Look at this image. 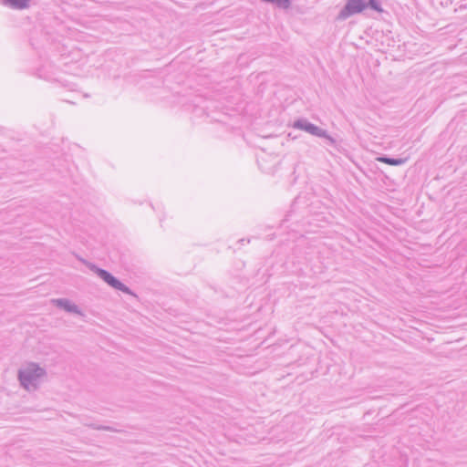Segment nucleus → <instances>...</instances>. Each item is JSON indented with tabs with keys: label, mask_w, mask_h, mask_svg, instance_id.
<instances>
[{
	"label": "nucleus",
	"mask_w": 467,
	"mask_h": 467,
	"mask_svg": "<svg viewBox=\"0 0 467 467\" xmlns=\"http://www.w3.org/2000/svg\"><path fill=\"white\" fill-rule=\"evenodd\" d=\"M42 369L36 365H32L26 369L20 372V380L22 384L29 389L30 385L33 381L36 380V378L42 375Z\"/></svg>",
	"instance_id": "1"
},
{
	"label": "nucleus",
	"mask_w": 467,
	"mask_h": 467,
	"mask_svg": "<svg viewBox=\"0 0 467 467\" xmlns=\"http://www.w3.org/2000/svg\"><path fill=\"white\" fill-rule=\"evenodd\" d=\"M98 275L110 286L119 289L120 291H123L127 294H131L130 289L125 286L121 282H119L117 278H115L112 275H110L109 272L99 269L97 271Z\"/></svg>",
	"instance_id": "2"
},
{
	"label": "nucleus",
	"mask_w": 467,
	"mask_h": 467,
	"mask_svg": "<svg viewBox=\"0 0 467 467\" xmlns=\"http://www.w3.org/2000/svg\"><path fill=\"white\" fill-rule=\"evenodd\" d=\"M98 275L110 286L119 289L120 291H123L127 294H131L130 289L125 286L121 282H119L117 278H115L112 275H110L109 272L99 269L97 271Z\"/></svg>",
	"instance_id": "3"
},
{
	"label": "nucleus",
	"mask_w": 467,
	"mask_h": 467,
	"mask_svg": "<svg viewBox=\"0 0 467 467\" xmlns=\"http://www.w3.org/2000/svg\"><path fill=\"white\" fill-rule=\"evenodd\" d=\"M365 6L366 5L364 0H348L344 11V16L359 13L365 8Z\"/></svg>",
	"instance_id": "4"
},
{
	"label": "nucleus",
	"mask_w": 467,
	"mask_h": 467,
	"mask_svg": "<svg viewBox=\"0 0 467 467\" xmlns=\"http://www.w3.org/2000/svg\"><path fill=\"white\" fill-rule=\"evenodd\" d=\"M4 3L16 9H23L28 5V0H4Z\"/></svg>",
	"instance_id": "5"
},
{
	"label": "nucleus",
	"mask_w": 467,
	"mask_h": 467,
	"mask_svg": "<svg viewBox=\"0 0 467 467\" xmlns=\"http://www.w3.org/2000/svg\"><path fill=\"white\" fill-rule=\"evenodd\" d=\"M379 161H382V162H385V163L392 164V165H397V164H400L401 163L400 161L391 160V159H387V158H381V159H379Z\"/></svg>",
	"instance_id": "6"
},
{
	"label": "nucleus",
	"mask_w": 467,
	"mask_h": 467,
	"mask_svg": "<svg viewBox=\"0 0 467 467\" xmlns=\"http://www.w3.org/2000/svg\"><path fill=\"white\" fill-rule=\"evenodd\" d=\"M306 130L311 132V133H317L318 132V128L315 127L314 125H311V124H308L306 126H305L304 128Z\"/></svg>",
	"instance_id": "7"
},
{
	"label": "nucleus",
	"mask_w": 467,
	"mask_h": 467,
	"mask_svg": "<svg viewBox=\"0 0 467 467\" xmlns=\"http://www.w3.org/2000/svg\"><path fill=\"white\" fill-rule=\"evenodd\" d=\"M369 5L372 8L376 9V10H379L380 11V9L378 7V5H377V1L375 0H370L369 1Z\"/></svg>",
	"instance_id": "8"
}]
</instances>
